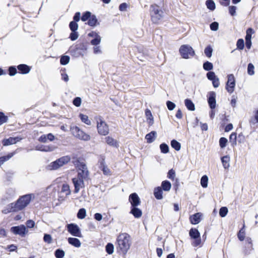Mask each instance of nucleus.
<instances>
[{
	"instance_id": "f257e3e1",
	"label": "nucleus",
	"mask_w": 258,
	"mask_h": 258,
	"mask_svg": "<svg viewBox=\"0 0 258 258\" xmlns=\"http://www.w3.org/2000/svg\"><path fill=\"white\" fill-rule=\"evenodd\" d=\"M32 200V193H29L20 196L14 202L8 204L2 210L4 214H8L11 212H17L25 209Z\"/></svg>"
},
{
	"instance_id": "f03ea898",
	"label": "nucleus",
	"mask_w": 258,
	"mask_h": 258,
	"mask_svg": "<svg viewBox=\"0 0 258 258\" xmlns=\"http://www.w3.org/2000/svg\"><path fill=\"white\" fill-rule=\"evenodd\" d=\"M117 248L123 254H126L130 248L131 240L130 236L126 233H120L117 238Z\"/></svg>"
},
{
	"instance_id": "7ed1b4c3",
	"label": "nucleus",
	"mask_w": 258,
	"mask_h": 258,
	"mask_svg": "<svg viewBox=\"0 0 258 258\" xmlns=\"http://www.w3.org/2000/svg\"><path fill=\"white\" fill-rule=\"evenodd\" d=\"M27 227L24 224L13 226L11 227L10 231L14 234L18 235L21 237H25L28 232V228H32V219H29L27 221Z\"/></svg>"
},
{
	"instance_id": "20e7f679",
	"label": "nucleus",
	"mask_w": 258,
	"mask_h": 258,
	"mask_svg": "<svg viewBox=\"0 0 258 258\" xmlns=\"http://www.w3.org/2000/svg\"><path fill=\"white\" fill-rule=\"evenodd\" d=\"M70 160L71 158L69 156L61 157L55 161L51 162L47 166L46 168L49 170H57L64 165L69 163Z\"/></svg>"
},
{
	"instance_id": "39448f33",
	"label": "nucleus",
	"mask_w": 258,
	"mask_h": 258,
	"mask_svg": "<svg viewBox=\"0 0 258 258\" xmlns=\"http://www.w3.org/2000/svg\"><path fill=\"white\" fill-rule=\"evenodd\" d=\"M151 20L154 23H159L163 18L164 12L157 5H152L150 8Z\"/></svg>"
},
{
	"instance_id": "423d86ee",
	"label": "nucleus",
	"mask_w": 258,
	"mask_h": 258,
	"mask_svg": "<svg viewBox=\"0 0 258 258\" xmlns=\"http://www.w3.org/2000/svg\"><path fill=\"white\" fill-rule=\"evenodd\" d=\"M96 119L98 134L102 136L107 135L109 133V131L108 125L100 116L96 117Z\"/></svg>"
},
{
	"instance_id": "0eeeda50",
	"label": "nucleus",
	"mask_w": 258,
	"mask_h": 258,
	"mask_svg": "<svg viewBox=\"0 0 258 258\" xmlns=\"http://www.w3.org/2000/svg\"><path fill=\"white\" fill-rule=\"evenodd\" d=\"M78 169V176L85 180L88 178L89 171L86 164L83 162H77L75 164Z\"/></svg>"
},
{
	"instance_id": "6e6552de",
	"label": "nucleus",
	"mask_w": 258,
	"mask_h": 258,
	"mask_svg": "<svg viewBox=\"0 0 258 258\" xmlns=\"http://www.w3.org/2000/svg\"><path fill=\"white\" fill-rule=\"evenodd\" d=\"M71 130L73 135L80 140L87 141H89L91 139L89 135L85 133L77 126L71 127Z\"/></svg>"
},
{
	"instance_id": "1a4fd4ad",
	"label": "nucleus",
	"mask_w": 258,
	"mask_h": 258,
	"mask_svg": "<svg viewBox=\"0 0 258 258\" xmlns=\"http://www.w3.org/2000/svg\"><path fill=\"white\" fill-rule=\"evenodd\" d=\"M179 52L182 58L187 59L195 55L192 48L188 45H182L179 48Z\"/></svg>"
},
{
	"instance_id": "9d476101",
	"label": "nucleus",
	"mask_w": 258,
	"mask_h": 258,
	"mask_svg": "<svg viewBox=\"0 0 258 258\" xmlns=\"http://www.w3.org/2000/svg\"><path fill=\"white\" fill-rule=\"evenodd\" d=\"M189 234L191 238L194 239V241L192 243L193 246H197L201 244V239L200 234L197 229L191 228L189 231Z\"/></svg>"
},
{
	"instance_id": "9b49d317",
	"label": "nucleus",
	"mask_w": 258,
	"mask_h": 258,
	"mask_svg": "<svg viewBox=\"0 0 258 258\" xmlns=\"http://www.w3.org/2000/svg\"><path fill=\"white\" fill-rule=\"evenodd\" d=\"M23 138L21 136L16 137H10L8 138H5L2 140L3 146H8L16 144L18 142L21 141Z\"/></svg>"
},
{
	"instance_id": "f8f14e48",
	"label": "nucleus",
	"mask_w": 258,
	"mask_h": 258,
	"mask_svg": "<svg viewBox=\"0 0 258 258\" xmlns=\"http://www.w3.org/2000/svg\"><path fill=\"white\" fill-rule=\"evenodd\" d=\"M68 231L73 236L81 237L82 234L79 226L75 224H70L67 225Z\"/></svg>"
},
{
	"instance_id": "ddd939ff",
	"label": "nucleus",
	"mask_w": 258,
	"mask_h": 258,
	"mask_svg": "<svg viewBox=\"0 0 258 258\" xmlns=\"http://www.w3.org/2000/svg\"><path fill=\"white\" fill-rule=\"evenodd\" d=\"M235 80L233 75L228 76V81L226 84V90L229 93H232L234 90Z\"/></svg>"
},
{
	"instance_id": "4468645a",
	"label": "nucleus",
	"mask_w": 258,
	"mask_h": 258,
	"mask_svg": "<svg viewBox=\"0 0 258 258\" xmlns=\"http://www.w3.org/2000/svg\"><path fill=\"white\" fill-rule=\"evenodd\" d=\"M72 180L75 186L74 192L78 193L81 188L84 187L85 179L77 177L73 178Z\"/></svg>"
},
{
	"instance_id": "2eb2a0df",
	"label": "nucleus",
	"mask_w": 258,
	"mask_h": 258,
	"mask_svg": "<svg viewBox=\"0 0 258 258\" xmlns=\"http://www.w3.org/2000/svg\"><path fill=\"white\" fill-rule=\"evenodd\" d=\"M17 69L18 74L26 75L31 71L32 67L25 63H21L17 66Z\"/></svg>"
},
{
	"instance_id": "dca6fc26",
	"label": "nucleus",
	"mask_w": 258,
	"mask_h": 258,
	"mask_svg": "<svg viewBox=\"0 0 258 258\" xmlns=\"http://www.w3.org/2000/svg\"><path fill=\"white\" fill-rule=\"evenodd\" d=\"M88 36L93 39L91 41V44L93 45H97L100 44L101 40V36L96 32L92 31L88 34Z\"/></svg>"
},
{
	"instance_id": "f3484780",
	"label": "nucleus",
	"mask_w": 258,
	"mask_h": 258,
	"mask_svg": "<svg viewBox=\"0 0 258 258\" xmlns=\"http://www.w3.org/2000/svg\"><path fill=\"white\" fill-rule=\"evenodd\" d=\"M145 115L146 118V122L149 126H152L154 123V118L153 114L149 109H146Z\"/></svg>"
},
{
	"instance_id": "a211bd4d",
	"label": "nucleus",
	"mask_w": 258,
	"mask_h": 258,
	"mask_svg": "<svg viewBox=\"0 0 258 258\" xmlns=\"http://www.w3.org/2000/svg\"><path fill=\"white\" fill-rule=\"evenodd\" d=\"M128 200L132 207H137L141 203L140 199L136 193L131 194Z\"/></svg>"
},
{
	"instance_id": "6ab92c4d",
	"label": "nucleus",
	"mask_w": 258,
	"mask_h": 258,
	"mask_svg": "<svg viewBox=\"0 0 258 258\" xmlns=\"http://www.w3.org/2000/svg\"><path fill=\"white\" fill-rule=\"evenodd\" d=\"M17 150L18 149L13 152H9L5 155L0 156V166L5 162L8 161L10 159L13 157L17 153Z\"/></svg>"
},
{
	"instance_id": "aec40b11",
	"label": "nucleus",
	"mask_w": 258,
	"mask_h": 258,
	"mask_svg": "<svg viewBox=\"0 0 258 258\" xmlns=\"http://www.w3.org/2000/svg\"><path fill=\"white\" fill-rule=\"evenodd\" d=\"M202 216V214L201 213H197L192 215L189 218L191 223L192 224H197L199 223L201 221Z\"/></svg>"
},
{
	"instance_id": "412c9836",
	"label": "nucleus",
	"mask_w": 258,
	"mask_h": 258,
	"mask_svg": "<svg viewBox=\"0 0 258 258\" xmlns=\"http://www.w3.org/2000/svg\"><path fill=\"white\" fill-rule=\"evenodd\" d=\"M104 140L105 143L110 146L116 148L118 146L117 141L110 136H107L105 137Z\"/></svg>"
},
{
	"instance_id": "4be33fe9",
	"label": "nucleus",
	"mask_w": 258,
	"mask_h": 258,
	"mask_svg": "<svg viewBox=\"0 0 258 258\" xmlns=\"http://www.w3.org/2000/svg\"><path fill=\"white\" fill-rule=\"evenodd\" d=\"M6 72L7 74H8L11 77L15 76L18 73L17 66H10L8 67Z\"/></svg>"
},
{
	"instance_id": "5701e85b",
	"label": "nucleus",
	"mask_w": 258,
	"mask_h": 258,
	"mask_svg": "<svg viewBox=\"0 0 258 258\" xmlns=\"http://www.w3.org/2000/svg\"><path fill=\"white\" fill-rule=\"evenodd\" d=\"M157 133L155 131H152L146 135L145 139L148 143H151L155 141Z\"/></svg>"
},
{
	"instance_id": "b1692460",
	"label": "nucleus",
	"mask_w": 258,
	"mask_h": 258,
	"mask_svg": "<svg viewBox=\"0 0 258 258\" xmlns=\"http://www.w3.org/2000/svg\"><path fill=\"white\" fill-rule=\"evenodd\" d=\"M221 160L224 168L228 169L230 167V156L229 155L224 156L221 158Z\"/></svg>"
},
{
	"instance_id": "393cba45",
	"label": "nucleus",
	"mask_w": 258,
	"mask_h": 258,
	"mask_svg": "<svg viewBox=\"0 0 258 258\" xmlns=\"http://www.w3.org/2000/svg\"><path fill=\"white\" fill-rule=\"evenodd\" d=\"M55 139L54 136L52 134H48L47 135H43L41 136L39 139V141L45 143L47 142V141H53Z\"/></svg>"
},
{
	"instance_id": "a878e982",
	"label": "nucleus",
	"mask_w": 258,
	"mask_h": 258,
	"mask_svg": "<svg viewBox=\"0 0 258 258\" xmlns=\"http://www.w3.org/2000/svg\"><path fill=\"white\" fill-rule=\"evenodd\" d=\"M216 94L214 92H211L208 99V103L211 108H214L216 106Z\"/></svg>"
},
{
	"instance_id": "bb28decb",
	"label": "nucleus",
	"mask_w": 258,
	"mask_h": 258,
	"mask_svg": "<svg viewBox=\"0 0 258 258\" xmlns=\"http://www.w3.org/2000/svg\"><path fill=\"white\" fill-rule=\"evenodd\" d=\"M130 213L134 215V216L136 218H139L142 215V211L139 208H137L136 207H133Z\"/></svg>"
},
{
	"instance_id": "cd10ccee",
	"label": "nucleus",
	"mask_w": 258,
	"mask_h": 258,
	"mask_svg": "<svg viewBox=\"0 0 258 258\" xmlns=\"http://www.w3.org/2000/svg\"><path fill=\"white\" fill-rule=\"evenodd\" d=\"M23 30L25 32L31 33L32 30L31 22L28 20L23 22Z\"/></svg>"
},
{
	"instance_id": "c85d7f7f",
	"label": "nucleus",
	"mask_w": 258,
	"mask_h": 258,
	"mask_svg": "<svg viewBox=\"0 0 258 258\" xmlns=\"http://www.w3.org/2000/svg\"><path fill=\"white\" fill-rule=\"evenodd\" d=\"M68 242L70 244L76 247H79L81 245L80 241L76 238L70 237L68 238Z\"/></svg>"
},
{
	"instance_id": "c756f323",
	"label": "nucleus",
	"mask_w": 258,
	"mask_h": 258,
	"mask_svg": "<svg viewBox=\"0 0 258 258\" xmlns=\"http://www.w3.org/2000/svg\"><path fill=\"white\" fill-rule=\"evenodd\" d=\"M56 147L54 146H46L36 147V149L44 152H52L55 149Z\"/></svg>"
},
{
	"instance_id": "7c9ffc66",
	"label": "nucleus",
	"mask_w": 258,
	"mask_h": 258,
	"mask_svg": "<svg viewBox=\"0 0 258 258\" xmlns=\"http://www.w3.org/2000/svg\"><path fill=\"white\" fill-rule=\"evenodd\" d=\"M163 191L160 187H157L154 189V195L158 200H161L163 198Z\"/></svg>"
},
{
	"instance_id": "2f4dec72",
	"label": "nucleus",
	"mask_w": 258,
	"mask_h": 258,
	"mask_svg": "<svg viewBox=\"0 0 258 258\" xmlns=\"http://www.w3.org/2000/svg\"><path fill=\"white\" fill-rule=\"evenodd\" d=\"M185 105L187 108L191 111H194L195 110V104L190 99H186L184 100Z\"/></svg>"
},
{
	"instance_id": "473e14b6",
	"label": "nucleus",
	"mask_w": 258,
	"mask_h": 258,
	"mask_svg": "<svg viewBox=\"0 0 258 258\" xmlns=\"http://www.w3.org/2000/svg\"><path fill=\"white\" fill-rule=\"evenodd\" d=\"M79 117L82 120V121L85 124L90 125L91 124V121L89 119V117L87 115L83 114L82 113H80L79 115Z\"/></svg>"
},
{
	"instance_id": "72a5a7b5",
	"label": "nucleus",
	"mask_w": 258,
	"mask_h": 258,
	"mask_svg": "<svg viewBox=\"0 0 258 258\" xmlns=\"http://www.w3.org/2000/svg\"><path fill=\"white\" fill-rule=\"evenodd\" d=\"M161 186L164 191H169L171 187L170 182L167 180L162 181Z\"/></svg>"
},
{
	"instance_id": "f704fd0d",
	"label": "nucleus",
	"mask_w": 258,
	"mask_h": 258,
	"mask_svg": "<svg viewBox=\"0 0 258 258\" xmlns=\"http://www.w3.org/2000/svg\"><path fill=\"white\" fill-rule=\"evenodd\" d=\"M9 117L6 115L5 113L0 111V126L8 121Z\"/></svg>"
},
{
	"instance_id": "c9c22d12",
	"label": "nucleus",
	"mask_w": 258,
	"mask_h": 258,
	"mask_svg": "<svg viewBox=\"0 0 258 258\" xmlns=\"http://www.w3.org/2000/svg\"><path fill=\"white\" fill-rule=\"evenodd\" d=\"M171 146L176 151H179L181 149L180 144L175 140H173L171 141Z\"/></svg>"
},
{
	"instance_id": "e433bc0d",
	"label": "nucleus",
	"mask_w": 258,
	"mask_h": 258,
	"mask_svg": "<svg viewBox=\"0 0 258 258\" xmlns=\"http://www.w3.org/2000/svg\"><path fill=\"white\" fill-rule=\"evenodd\" d=\"M86 216V211L84 208L80 209L77 214V217L79 219H83L85 218Z\"/></svg>"
},
{
	"instance_id": "4c0bfd02",
	"label": "nucleus",
	"mask_w": 258,
	"mask_h": 258,
	"mask_svg": "<svg viewBox=\"0 0 258 258\" xmlns=\"http://www.w3.org/2000/svg\"><path fill=\"white\" fill-rule=\"evenodd\" d=\"M101 170L103 171V173L106 175H110L111 171H110V169L106 166H105L104 165V162H102L101 163Z\"/></svg>"
},
{
	"instance_id": "58836bf2",
	"label": "nucleus",
	"mask_w": 258,
	"mask_h": 258,
	"mask_svg": "<svg viewBox=\"0 0 258 258\" xmlns=\"http://www.w3.org/2000/svg\"><path fill=\"white\" fill-rule=\"evenodd\" d=\"M208 177L207 175H204L201 179V184L204 188L208 186Z\"/></svg>"
},
{
	"instance_id": "ea45409f",
	"label": "nucleus",
	"mask_w": 258,
	"mask_h": 258,
	"mask_svg": "<svg viewBox=\"0 0 258 258\" xmlns=\"http://www.w3.org/2000/svg\"><path fill=\"white\" fill-rule=\"evenodd\" d=\"M61 191L65 192L66 196L70 195L71 194L70 186L68 184H63L62 186Z\"/></svg>"
},
{
	"instance_id": "a19ab883",
	"label": "nucleus",
	"mask_w": 258,
	"mask_h": 258,
	"mask_svg": "<svg viewBox=\"0 0 258 258\" xmlns=\"http://www.w3.org/2000/svg\"><path fill=\"white\" fill-rule=\"evenodd\" d=\"M106 251L109 254H111L114 252V246L112 243H108L105 247Z\"/></svg>"
},
{
	"instance_id": "79ce46f5",
	"label": "nucleus",
	"mask_w": 258,
	"mask_h": 258,
	"mask_svg": "<svg viewBox=\"0 0 258 258\" xmlns=\"http://www.w3.org/2000/svg\"><path fill=\"white\" fill-rule=\"evenodd\" d=\"M160 149L162 153L166 154L169 152V147L165 143H162L160 145Z\"/></svg>"
},
{
	"instance_id": "37998d69",
	"label": "nucleus",
	"mask_w": 258,
	"mask_h": 258,
	"mask_svg": "<svg viewBox=\"0 0 258 258\" xmlns=\"http://www.w3.org/2000/svg\"><path fill=\"white\" fill-rule=\"evenodd\" d=\"M213 48L211 46H208L204 50V53L205 55L208 57H211L212 55Z\"/></svg>"
},
{
	"instance_id": "c03bdc74",
	"label": "nucleus",
	"mask_w": 258,
	"mask_h": 258,
	"mask_svg": "<svg viewBox=\"0 0 258 258\" xmlns=\"http://www.w3.org/2000/svg\"><path fill=\"white\" fill-rule=\"evenodd\" d=\"M6 249L10 252L16 251L18 249V246L14 244L8 245Z\"/></svg>"
},
{
	"instance_id": "a18cd8bd",
	"label": "nucleus",
	"mask_w": 258,
	"mask_h": 258,
	"mask_svg": "<svg viewBox=\"0 0 258 258\" xmlns=\"http://www.w3.org/2000/svg\"><path fill=\"white\" fill-rule=\"evenodd\" d=\"M206 6L207 7V8L213 11L214 10H215V3L214 2V1H213L212 0H208L206 1Z\"/></svg>"
},
{
	"instance_id": "49530a36",
	"label": "nucleus",
	"mask_w": 258,
	"mask_h": 258,
	"mask_svg": "<svg viewBox=\"0 0 258 258\" xmlns=\"http://www.w3.org/2000/svg\"><path fill=\"white\" fill-rule=\"evenodd\" d=\"M244 225H243L242 228H241L239 232L238 233L237 236L238 239L240 241H243L245 237V232L244 230Z\"/></svg>"
},
{
	"instance_id": "de8ad7c7",
	"label": "nucleus",
	"mask_w": 258,
	"mask_h": 258,
	"mask_svg": "<svg viewBox=\"0 0 258 258\" xmlns=\"http://www.w3.org/2000/svg\"><path fill=\"white\" fill-rule=\"evenodd\" d=\"M70 61V57L68 55L62 56L60 58V62L62 65L68 64Z\"/></svg>"
},
{
	"instance_id": "09e8293b",
	"label": "nucleus",
	"mask_w": 258,
	"mask_h": 258,
	"mask_svg": "<svg viewBox=\"0 0 258 258\" xmlns=\"http://www.w3.org/2000/svg\"><path fill=\"white\" fill-rule=\"evenodd\" d=\"M97 23V19L95 16H91L88 20V24L91 26H95Z\"/></svg>"
},
{
	"instance_id": "8fccbe9b",
	"label": "nucleus",
	"mask_w": 258,
	"mask_h": 258,
	"mask_svg": "<svg viewBox=\"0 0 258 258\" xmlns=\"http://www.w3.org/2000/svg\"><path fill=\"white\" fill-rule=\"evenodd\" d=\"M254 33L253 29L251 28H248L246 30V35L245 36V40H251V35Z\"/></svg>"
},
{
	"instance_id": "3c124183",
	"label": "nucleus",
	"mask_w": 258,
	"mask_h": 258,
	"mask_svg": "<svg viewBox=\"0 0 258 258\" xmlns=\"http://www.w3.org/2000/svg\"><path fill=\"white\" fill-rule=\"evenodd\" d=\"M228 140L226 138L222 137L220 139L219 145L221 148H224L226 147Z\"/></svg>"
},
{
	"instance_id": "603ef678",
	"label": "nucleus",
	"mask_w": 258,
	"mask_h": 258,
	"mask_svg": "<svg viewBox=\"0 0 258 258\" xmlns=\"http://www.w3.org/2000/svg\"><path fill=\"white\" fill-rule=\"evenodd\" d=\"M203 68L206 71H210L213 69V66L211 62L207 61L204 63Z\"/></svg>"
},
{
	"instance_id": "864d4df0",
	"label": "nucleus",
	"mask_w": 258,
	"mask_h": 258,
	"mask_svg": "<svg viewBox=\"0 0 258 258\" xmlns=\"http://www.w3.org/2000/svg\"><path fill=\"white\" fill-rule=\"evenodd\" d=\"M64 255V251L61 249H58L55 252V256L57 258H62Z\"/></svg>"
},
{
	"instance_id": "5fc2aeb1",
	"label": "nucleus",
	"mask_w": 258,
	"mask_h": 258,
	"mask_svg": "<svg viewBox=\"0 0 258 258\" xmlns=\"http://www.w3.org/2000/svg\"><path fill=\"white\" fill-rule=\"evenodd\" d=\"M14 174V172L12 170L7 172L6 174L7 181L8 182H11L13 178Z\"/></svg>"
},
{
	"instance_id": "6e6d98bb",
	"label": "nucleus",
	"mask_w": 258,
	"mask_h": 258,
	"mask_svg": "<svg viewBox=\"0 0 258 258\" xmlns=\"http://www.w3.org/2000/svg\"><path fill=\"white\" fill-rule=\"evenodd\" d=\"M70 28L72 31H76L78 28V25L75 21H72L70 23Z\"/></svg>"
},
{
	"instance_id": "4d7b16f0",
	"label": "nucleus",
	"mask_w": 258,
	"mask_h": 258,
	"mask_svg": "<svg viewBox=\"0 0 258 258\" xmlns=\"http://www.w3.org/2000/svg\"><path fill=\"white\" fill-rule=\"evenodd\" d=\"M228 213V209L226 207H222L220 209L219 215L221 217H224Z\"/></svg>"
},
{
	"instance_id": "13d9d810",
	"label": "nucleus",
	"mask_w": 258,
	"mask_h": 258,
	"mask_svg": "<svg viewBox=\"0 0 258 258\" xmlns=\"http://www.w3.org/2000/svg\"><path fill=\"white\" fill-rule=\"evenodd\" d=\"M9 202V198L8 196H4L0 200V205H5Z\"/></svg>"
},
{
	"instance_id": "bf43d9fd",
	"label": "nucleus",
	"mask_w": 258,
	"mask_h": 258,
	"mask_svg": "<svg viewBox=\"0 0 258 258\" xmlns=\"http://www.w3.org/2000/svg\"><path fill=\"white\" fill-rule=\"evenodd\" d=\"M91 17V13L89 12H86L85 13L83 14L81 18V20L85 22L90 19Z\"/></svg>"
},
{
	"instance_id": "052dcab7",
	"label": "nucleus",
	"mask_w": 258,
	"mask_h": 258,
	"mask_svg": "<svg viewBox=\"0 0 258 258\" xmlns=\"http://www.w3.org/2000/svg\"><path fill=\"white\" fill-rule=\"evenodd\" d=\"M247 73L249 75H252L254 74V66L252 64H248L247 68Z\"/></svg>"
},
{
	"instance_id": "680f3d73",
	"label": "nucleus",
	"mask_w": 258,
	"mask_h": 258,
	"mask_svg": "<svg viewBox=\"0 0 258 258\" xmlns=\"http://www.w3.org/2000/svg\"><path fill=\"white\" fill-rule=\"evenodd\" d=\"M230 142L232 143V144H236V134L235 133H233L231 134L229 137Z\"/></svg>"
},
{
	"instance_id": "e2e57ef3",
	"label": "nucleus",
	"mask_w": 258,
	"mask_h": 258,
	"mask_svg": "<svg viewBox=\"0 0 258 258\" xmlns=\"http://www.w3.org/2000/svg\"><path fill=\"white\" fill-rule=\"evenodd\" d=\"M82 103V99L80 97H76L73 100V104L77 107L81 106Z\"/></svg>"
},
{
	"instance_id": "0e129e2a",
	"label": "nucleus",
	"mask_w": 258,
	"mask_h": 258,
	"mask_svg": "<svg viewBox=\"0 0 258 258\" xmlns=\"http://www.w3.org/2000/svg\"><path fill=\"white\" fill-rule=\"evenodd\" d=\"M166 105L168 109L169 110H173L176 106L175 104L170 101H167L166 102Z\"/></svg>"
},
{
	"instance_id": "69168bd1",
	"label": "nucleus",
	"mask_w": 258,
	"mask_h": 258,
	"mask_svg": "<svg viewBox=\"0 0 258 258\" xmlns=\"http://www.w3.org/2000/svg\"><path fill=\"white\" fill-rule=\"evenodd\" d=\"M207 77L208 79L211 81L215 79L216 77H217L215 73L213 72H209L207 74Z\"/></svg>"
},
{
	"instance_id": "338daca9",
	"label": "nucleus",
	"mask_w": 258,
	"mask_h": 258,
	"mask_svg": "<svg viewBox=\"0 0 258 258\" xmlns=\"http://www.w3.org/2000/svg\"><path fill=\"white\" fill-rule=\"evenodd\" d=\"M43 239L45 242L48 244H50L52 242V237L49 234H45L44 236Z\"/></svg>"
},
{
	"instance_id": "774afa93",
	"label": "nucleus",
	"mask_w": 258,
	"mask_h": 258,
	"mask_svg": "<svg viewBox=\"0 0 258 258\" xmlns=\"http://www.w3.org/2000/svg\"><path fill=\"white\" fill-rule=\"evenodd\" d=\"M237 47L239 49H243L244 48V41L242 39H239L236 44Z\"/></svg>"
}]
</instances>
